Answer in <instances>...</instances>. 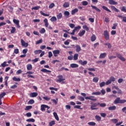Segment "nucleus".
<instances>
[{
  "mask_svg": "<svg viewBox=\"0 0 126 126\" xmlns=\"http://www.w3.org/2000/svg\"><path fill=\"white\" fill-rule=\"evenodd\" d=\"M43 22L45 24V27H46L47 28H48V29L50 30H53V28H52V27H51V26L49 27V23L48 22V19H45L43 20Z\"/></svg>",
  "mask_w": 126,
  "mask_h": 126,
  "instance_id": "nucleus-1",
  "label": "nucleus"
},
{
  "mask_svg": "<svg viewBox=\"0 0 126 126\" xmlns=\"http://www.w3.org/2000/svg\"><path fill=\"white\" fill-rule=\"evenodd\" d=\"M103 36L105 40H106V41H107V40H109V39H110V36L109 35V32H108V31H105L104 32Z\"/></svg>",
  "mask_w": 126,
  "mask_h": 126,
  "instance_id": "nucleus-2",
  "label": "nucleus"
},
{
  "mask_svg": "<svg viewBox=\"0 0 126 126\" xmlns=\"http://www.w3.org/2000/svg\"><path fill=\"white\" fill-rule=\"evenodd\" d=\"M21 43L22 47H24V48H27L28 47V43L26 42L24 40L21 39Z\"/></svg>",
  "mask_w": 126,
  "mask_h": 126,
  "instance_id": "nucleus-3",
  "label": "nucleus"
},
{
  "mask_svg": "<svg viewBox=\"0 0 126 126\" xmlns=\"http://www.w3.org/2000/svg\"><path fill=\"white\" fill-rule=\"evenodd\" d=\"M58 79L57 80V81L58 82H62V81H63L65 80V79L63 78V77L62 75L58 76Z\"/></svg>",
  "mask_w": 126,
  "mask_h": 126,
  "instance_id": "nucleus-4",
  "label": "nucleus"
},
{
  "mask_svg": "<svg viewBox=\"0 0 126 126\" xmlns=\"http://www.w3.org/2000/svg\"><path fill=\"white\" fill-rule=\"evenodd\" d=\"M13 22L17 26V28H20V25H19L20 21L19 20H16L14 19L13 20Z\"/></svg>",
  "mask_w": 126,
  "mask_h": 126,
  "instance_id": "nucleus-5",
  "label": "nucleus"
},
{
  "mask_svg": "<svg viewBox=\"0 0 126 126\" xmlns=\"http://www.w3.org/2000/svg\"><path fill=\"white\" fill-rule=\"evenodd\" d=\"M97 106H98V103H92V105L91 106V110H97V108H96V107H97Z\"/></svg>",
  "mask_w": 126,
  "mask_h": 126,
  "instance_id": "nucleus-6",
  "label": "nucleus"
},
{
  "mask_svg": "<svg viewBox=\"0 0 126 126\" xmlns=\"http://www.w3.org/2000/svg\"><path fill=\"white\" fill-rule=\"evenodd\" d=\"M60 53H61V51H60V50H56L53 51V54L54 55V56L55 57H58V55H60Z\"/></svg>",
  "mask_w": 126,
  "mask_h": 126,
  "instance_id": "nucleus-7",
  "label": "nucleus"
},
{
  "mask_svg": "<svg viewBox=\"0 0 126 126\" xmlns=\"http://www.w3.org/2000/svg\"><path fill=\"white\" fill-rule=\"evenodd\" d=\"M37 96H38V93L35 92L32 93L30 94V97H31L32 98L37 97Z\"/></svg>",
  "mask_w": 126,
  "mask_h": 126,
  "instance_id": "nucleus-8",
  "label": "nucleus"
},
{
  "mask_svg": "<svg viewBox=\"0 0 126 126\" xmlns=\"http://www.w3.org/2000/svg\"><path fill=\"white\" fill-rule=\"evenodd\" d=\"M117 58H119L121 61H122V62H125V61H126V59L122 57V55L121 54H117Z\"/></svg>",
  "mask_w": 126,
  "mask_h": 126,
  "instance_id": "nucleus-9",
  "label": "nucleus"
},
{
  "mask_svg": "<svg viewBox=\"0 0 126 126\" xmlns=\"http://www.w3.org/2000/svg\"><path fill=\"white\" fill-rule=\"evenodd\" d=\"M48 107V105H45V104H42L41 105V108L40 110L41 111H42V112H43V111H45L46 109V108H47Z\"/></svg>",
  "mask_w": 126,
  "mask_h": 126,
  "instance_id": "nucleus-10",
  "label": "nucleus"
},
{
  "mask_svg": "<svg viewBox=\"0 0 126 126\" xmlns=\"http://www.w3.org/2000/svg\"><path fill=\"white\" fill-rule=\"evenodd\" d=\"M79 63L82 65H85L87 63V61H84V62L82 60H80L78 61Z\"/></svg>",
  "mask_w": 126,
  "mask_h": 126,
  "instance_id": "nucleus-11",
  "label": "nucleus"
},
{
  "mask_svg": "<svg viewBox=\"0 0 126 126\" xmlns=\"http://www.w3.org/2000/svg\"><path fill=\"white\" fill-rule=\"evenodd\" d=\"M6 62H4L0 65V67H5V66H8V64Z\"/></svg>",
  "mask_w": 126,
  "mask_h": 126,
  "instance_id": "nucleus-12",
  "label": "nucleus"
},
{
  "mask_svg": "<svg viewBox=\"0 0 126 126\" xmlns=\"http://www.w3.org/2000/svg\"><path fill=\"white\" fill-rule=\"evenodd\" d=\"M85 30H82L80 31V32L78 33V35L80 37H82V36H83V35H84L85 34Z\"/></svg>",
  "mask_w": 126,
  "mask_h": 126,
  "instance_id": "nucleus-13",
  "label": "nucleus"
},
{
  "mask_svg": "<svg viewBox=\"0 0 126 126\" xmlns=\"http://www.w3.org/2000/svg\"><path fill=\"white\" fill-rule=\"evenodd\" d=\"M57 18L58 20H60V19H62V18H63V13H59L58 14H57Z\"/></svg>",
  "mask_w": 126,
  "mask_h": 126,
  "instance_id": "nucleus-14",
  "label": "nucleus"
},
{
  "mask_svg": "<svg viewBox=\"0 0 126 126\" xmlns=\"http://www.w3.org/2000/svg\"><path fill=\"white\" fill-rule=\"evenodd\" d=\"M70 66L72 67V68H75L76 67H78L79 65L76 63H72L70 64Z\"/></svg>",
  "mask_w": 126,
  "mask_h": 126,
  "instance_id": "nucleus-15",
  "label": "nucleus"
},
{
  "mask_svg": "<svg viewBox=\"0 0 126 126\" xmlns=\"http://www.w3.org/2000/svg\"><path fill=\"white\" fill-rule=\"evenodd\" d=\"M106 56L107 54L106 53H101L99 56V59H105Z\"/></svg>",
  "mask_w": 126,
  "mask_h": 126,
  "instance_id": "nucleus-16",
  "label": "nucleus"
},
{
  "mask_svg": "<svg viewBox=\"0 0 126 126\" xmlns=\"http://www.w3.org/2000/svg\"><path fill=\"white\" fill-rule=\"evenodd\" d=\"M54 117L56 119V121H60V118H59V116L58 115V114H57V112H54L53 113Z\"/></svg>",
  "mask_w": 126,
  "mask_h": 126,
  "instance_id": "nucleus-17",
  "label": "nucleus"
},
{
  "mask_svg": "<svg viewBox=\"0 0 126 126\" xmlns=\"http://www.w3.org/2000/svg\"><path fill=\"white\" fill-rule=\"evenodd\" d=\"M91 7H92V8H93V9H95V10H96V11H97L98 12H101V10H100V9L98 8L97 7L92 5Z\"/></svg>",
  "mask_w": 126,
  "mask_h": 126,
  "instance_id": "nucleus-18",
  "label": "nucleus"
},
{
  "mask_svg": "<svg viewBox=\"0 0 126 126\" xmlns=\"http://www.w3.org/2000/svg\"><path fill=\"white\" fill-rule=\"evenodd\" d=\"M77 12H78V9L75 8L71 11V14L72 15H74V14Z\"/></svg>",
  "mask_w": 126,
  "mask_h": 126,
  "instance_id": "nucleus-19",
  "label": "nucleus"
},
{
  "mask_svg": "<svg viewBox=\"0 0 126 126\" xmlns=\"http://www.w3.org/2000/svg\"><path fill=\"white\" fill-rule=\"evenodd\" d=\"M41 71H42V72L46 73H48V72H49V73L52 72V71L49 70H47V69H45V68H42V69H41Z\"/></svg>",
  "mask_w": 126,
  "mask_h": 126,
  "instance_id": "nucleus-20",
  "label": "nucleus"
},
{
  "mask_svg": "<svg viewBox=\"0 0 126 126\" xmlns=\"http://www.w3.org/2000/svg\"><path fill=\"white\" fill-rule=\"evenodd\" d=\"M117 109V107L116 106H112L108 107V110L109 111H115Z\"/></svg>",
  "mask_w": 126,
  "mask_h": 126,
  "instance_id": "nucleus-21",
  "label": "nucleus"
},
{
  "mask_svg": "<svg viewBox=\"0 0 126 126\" xmlns=\"http://www.w3.org/2000/svg\"><path fill=\"white\" fill-rule=\"evenodd\" d=\"M63 7H64V8H66L67 7H69V2H65L64 3V4H63Z\"/></svg>",
  "mask_w": 126,
  "mask_h": 126,
  "instance_id": "nucleus-22",
  "label": "nucleus"
},
{
  "mask_svg": "<svg viewBox=\"0 0 126 126\" xmlns=\"http://www.w3.org/2000/svg\"><path fill=\"white\" fill-rule=\"evenodd\" d=\"M27 68L28 70H31L33 67H32V64H28L27 65Z\"/></svg>",
  "mask_w": 126,
  "mask_h": 126,
  "instance_id": "nucleus-23",
  "label": "nucleus"
},
{
  "mask_svg": "<svg viewBox=\"0 0 126 126\" xmlns=\"http://www.w3.org/2000/svg\"><path fill=\"white\" fill-rule=\"evenodd\" d=\"M108 3H109V4L116 5L118 2L115 1L114 0H111V1H109Z\"/></svg>",
  "mask_w": 126,
  "mask_h": 126,
  "instance_id": "nucleus-24",
  "label": "nucleus"
},
{
  "mask_svg": "<svg viewBox=\"0 0 126 126\" xmlns=\"http://www.w3.org/2000/svg\"><path fill=\"white\" fill-rule=\"evenodd\" d=\"M50 20L52 22H56V21H57V17H56L55 16H53L50 19Z\"/></svg>",
  "mask_w": 126,
  "mask_h": 126,
  "instance_id": "nucleus-25",
  "label": "nucleus"
},
{
  "mask_svg": "<svg viewBox=\"0 0 126 126\" xmlns=\"http://www.w3.org/2000/svg\"><path fill=\"white\" fill-rule=\"evenodd\" d=\"M76 52H80L81 51V47L78 45L76 46Z\"/></svg>",
  "mask_w": 126,
  "mask_h": 126,
  "instance_id": "nucleus-26",
  "label": "nucleus"
},
{
  "mask_svg": "<svg viewBox=\"0 0 126 126\" xmlns=\"http://www.w3.org/2000/svg\"><path fill=\"white\" fill-rule=\"evenodd\" d=\"M15 31H16V29L14 27H12V29L10 30V32L12 34H14V33H15Z\"/></svg>",
  "mask_w": 126,
  "mask_h": 126,
  "instance_id": "nucleus-27",
  "label": "nucleus"
},
{
  "mask_svg": "<svg viewBox=\"0 0 126 126\" xmlns=\"http://www.w3.org/2000/svg\"><path fill=\"white\" fill-rule=\"evenodd\" d=\"M121 101L120 97L117 98L114 101V104H119Z\"/></svg>",
  "mask_w": 126,
  "mask_h": 126,
  "instance_id": "nucleus-28",
  "label": "nucleus"
},
{
  "mask_svg": "<svg viewBox=\"0 0 126 126\" xmlns=\"http://www.w3.org/2000/svg\"><path fill=\"white\" fill-rule=\"evenodd\" d=\"M91 41L92 42H94V41H95L96 39V35H95V34H93L92 37H91Z\"/></svg>",
  "mask_w": 126,
  "mask_h": 126,
  "instance_id": "nucleus-29",
  "label": "nucleus"
},
{
  "mask_svg": "<svg viewBox=\"0 0 126 126\" xmlns=\"http://www.w3.org/2000/svg\"><path fill=\"white\" fill-rule=\"evenodd\" d=\"M12 79L13 81H17V82L21 81V79L20 78H16V77H14Z\"/></svg>",
  "mask_w": 126,
  "mask_h": 126,
  "instance_id": "nucleus-30",
  "label": "nucleus"
},
{
  "mask_svg": "<svg viewBox=\"0 0 126 126\" xmlns=\"http://www.w3.org/2000/svg\"><path fill=\"white\" fill-rule=\"evenodd\" d=\"M111 122L113 123V124L117 125V124H118V122H119V120L117 119H113L111 120Z\"/></svg>",
  "mask_w": 126,
  "mask_h": 126,
  "instance_id": "nucleus-31",
  "label": "nucleus"
},
{
  "mask_svg": "<svg viewBox=\"0 0 126 126\" xmlns=\"http://www.w3.org/2000/svg\"><path fill=\"white\" fill-rule=\"evenodd\" d=\"M40 14H41V15H43V16H50L49 14H46V13L43 12V11H40Z\"/></svg>",
  "mask_w": 126,
  "mask_h": 126,
  "instance_id": "nucleus-32",
  "label": "nucleus"
},
{
  "mask_svg": "<svg viewBox=\"0 0 126 126\" xmlns=\"http://www.w3.org/2000/svg\"><path fill=\"white\" fill-rule=\"evenodd\" d=\"M40 53H42L41 50H35L34 51L35 55H39V54H40Z\"/></svg>",
  "mask_w": 126,
  "mask_h": 126,
  "instance_id": "nucleus-33",
  "label": "nucleus"
},
{
  "mask_svg": "<svg viewBox=\"0 0 126 126\" xmlns=\"http://www.w3.org/2000/svg\"><path fill=\"white\" fill-rule=\"evenodd\" d=\"M39 8H41V7L40 6H36L35 7H33L32 8V10H38V9H39Z\"/></svg>",
  "mask_w": 126,
  "mask_h": 126,
  "instance_id": "nucleus-34",
  "label": "nucleus"
},
{
  "mask_svg": "<svg viewBox=\"0 0 126 126\" xmlns=\"http://www.w3.org/2000/svg\"><path fill=\"white\" fill-rule=\"evenodd\" d=\"M64 16H65L66 17H69V12L67 11H65L64 12Z\"/></svg>",
  "mask_w": 126,
  "mask_h": 126,
  "instance_id": "nucleus-35",
  "label": "nucleus"
},
{
  "mask_svg": "<svg viewBox=\"0 0 126 126\" xmlns=\"http://www.w3.org/2000/svg\"><path fill=\"white\" fill-rule=\"evenodd\" d=\"M92 95H101V92H94L92 93Z\"/></svg>",
  "mask_w": 126,
  "mask_h": 126,
  "instance_id": "nucleus-36",
  "label": "nucleus"
},
{
  "mask_svg": "<svg viewBox=\"0 0 126 126\" xmlns=\"http://www.w3.org/2000/svg\"><path fill=\"white\" fill-rule=\"evenodd\" d=\"M74 61H77L78 60V54H75L73 57Z\"/></svg>",
  "mask_w": 126,
  "mask_h": 126,
  "instance_id": "nucleus-37",
  "label": "nucleus"
},
{
  "mask_svg": "<svg viewBox=\"0 0 126 126\" xmlns=\"http://www.w3.org/2000/svg\"><path fill=\"white\" fill-rule=\"evenodd\" d=\"M102 8H103V9H104V10H106V11H108V12H111V10H110V9H109V8H108V7H107L105 6H103Z\"/></svg>",
  "mask_w": 126,
  "mask_h": 126,
  "instance_id": "nucleus-38",
  "label": "nucleus"
},
{
  "mask_svg": "<svg viewBox=\"0 0 126 126\" xmlns=\"http://www.w3.org/2000/svg\"><path fill=\"white\" fill-rule=\"evenodd\" d=\"M27 122H29V123L32 122V123H34L35 122V120L33 118L31 119H29L26 120Z\"/></svg>",
  "mask_w": 126,
  "mask_h": 126,
  "instance_id": "nucleus-39",
  "label": "nucleus"
},
{
  "mask_svg": "<svg viewBox=\"0 0 126 126\" xmlns=\"http://www.w3.org/2000/svg\"><path fill=\"white\" fill-rule=\"evenodd\" d=\"M99 80V78H98V77H94V79H93V82H95V83H97V82H98Z\"/></svg>",
  "mask_w": 126,
  "mask_h": 126,
  "instance_id": "nucleus-40",
  "label": "nucleus"
},
{
  "mask_svg": "<svg viewBox=\"0 0 126 126\" xmlns=\"http://www.w3.org/2000/svg\"><path fill=\"white\" fill-rule=\"evenodd\" d=\"M5 95H6V94L5 93H2L0 94V99H2V98H3L4 96H5Z\"/></svg>",
  "mask_w": 126,
  "mask_h": 126,
  "instance_id": "nucleus-41",
  "label": "nucleus"
},
{
  "mask_svg": "<svg viewBox=\"0 0 126 126\" xmlns=\"http://www.w3.org/2000/svg\"><path fill=\"white\" fill-rule=\"evenodd\" d=\"M30 109H32V106H27L25 109V111H29Z\"/></svg>",
  "mask_w": 126,
  "mask_h": 126,
  "instance_id": "nucleus-42",
  "label": "nucleus"
},
{
  "mask_svg": "<svg viewBox=\"0 0 126 126\" xmlns=\"http://www.w3.org/2000/svg\"><path fill=\"white\" fill-rule=\"evenodd\" d=\"M104 46H107L108 49H111V48H112V45H111V44L109 43H104Z\"/></svg>",
  "mask_w": 126,
  "mask_h": 126,
  "instance_id": "nucleus-43",
  "label": "nucleus"
},
{
  "mask_svg": "<svg viewBox=\"0 0 126 126\" xmlns=\"http://www.w3.org/2000/svg\"><path fill=\"white\" fill-rule=\"evenodd\" d=\"M43 99L46 101H50V100H51V97H49L48 96H43Z\"/></svg>",
  "mask_w": 126,
  "mask_h": 126,
  "instance_id": "nucleus-44",
  "label": "nucleus"
},
{
  "mask_svg": "<svg viewBox=\"0 0 126 126\" xmlns=\"http://www.w3.org/2000/svg\"><path fill=\"white\" fill-rule=\"evenodd\" d=\"M39 32L41 34H44V33L46 32V30H45L44 28H42Z\"/></svg>",
  "mask_w": 126,
  "mask_h": 126,
  "instance_id": "nucleus-45",
  "label": "nucleus"
},
{
  "mask_svg": "<svg viewBox=\"0 0 126 126\" xmlns=\"http://www.w3.org/2000/svg\"><path fill=\"white\" fill-rule=\"evenodd\" d=\"M98 106H100V107H106V103H98Z\"/></svg>",
  "mask_w": 126,
  "mask_h": 126,
  "instance_id": "nucleus-46",
  "label": "nucleus"
},
{
  "mask_svg": "<svg viewBox=\"0 0 126 126\" xmlns=\"http://www.w3.org/2000/svg\"><path fill=\"white\" fill-rule=\"evenodd\" d=\"M83 29H84L85 30H86V31H88L89 30V28H88L87 27V26L86 25H84L83 26Z\"/></svg>",
  "mask_w": 126,
  "mask_h": 126,
  "instance_id": "nucleus-47",
  "label": "nucleus"
},
{
  "mask_svg": "<svg viewBox=\"0 0 126 126\" xmlns=\"http://www.w3.org/2000/svg\"><path fill=\"white\" fill-rule=\"evenodd\" d=\"M69 43H70V40L68 39V40H66L64 42V45H69Z\"/></svg>",
  "mask_w": 126,
  "mask_h": 126,
  "instance_id": "nucleus-48",
  "label": "nucleus"
},
{
  "mask_svg": "<svg viewBox=\"0 0 126 126\" xmlns=\"http://www.w3.org/2000/svg\"><path fill=\"white\" fill-rule=\"evenodd\" d=\"M58 100H59L58 98H56V99H51V101H52L53 103H54L56 105H57V104H58V101H58Z\"/></svg>",
  "mask_w": 126,
  "mask_h": 126,
  "instance_id": "nucleus-49",
  "label": "nucleus"
},
{
  "mask_svg": "<svg viewBox=\"0 0 126 126\" xmlns=\"http://www.w3.org/2000/svg\"><path fill=\"white\" fill-rule=\"evenodd\" d=\"M82 5H84V6L88 5V2H87V1H83L82 2Z\"/></svg>",
  "mask_w": 126,
  "mask_h": 126,
  "instance_id": "nucleus-50",
  "label": "nucleus"
},
{
  "mask_svg": "<svg viewBox=\"0 0 126 126\" xmlns=\"http://www.w3.org/2000/svg\"><path fill=\"white\" fill-rule=\"evenodd\" d=\"M118 26V23H116L113 24V26L112 27V29L115 30Z\"/></svg>",
  "mask_w": 126,
  "mask_h": 126,
  "instance_id": "nucleus-51",
  "label": "nucleus"
},
{
  "mask_svg": "<svg viewBox=\"0 0 126 126\" xmlns=\"http://www.w3.org/2000/svg\"><path fill=\"white\" fill-rule=\"evenodd\" d=\"M80 105H75L74 106V109H80V110H83V108H80Z\"/></svg>",
  "mask_w": 126,
  "mask_h": 126,
  "instance_id": "nucleus-52",
  "label": "nucleus"
},
{
  "mask_svg": "<svg viewBox=\"0 0 126 126\" xmlns=\"http://www.w3.org/2000/svg\"><path fill=\"white\" fill-rule=\"evenodd\" d=\"M121 11H123V12L126 13V6H122L121 8Z\"/></svg>",
  "mask_w": 126,
  "mask_h": 126,
  "instance_id": "nucleus-53",
  "label": "nucleus"
},
{
  "mask_svg": "<svg viewBox=\"0 0 126 126\" xmlns=\"http://www.w3.org/2000/svg\"><path fill=\"white\" fill-rule=\"evenodd\" d=\"M55 124H56L55 121H52L49 123V126H53Z\"/></svg>",
  "mask_w": 126,
  "mask_h": 126,
  "instance_id": "nucleus-54",
  "label": "nucleus"
},
{
  "mask_svg": "<svg viewBox=\"0 0 126 126\" xmlns=\"http://www.w3.org/2000/svg\"><path fill=\"white\" fill-rule=\"evenodd\" d=\"M88 125H89V126H95L96 123H95V122H89Z\"/></svg>",
  "mask_w": 126,
  "mask_h": 126,
  "instance_id": "nucleus-55",
  "label": "nucleus"
},
{
  "mask_svg": "<svg viewBox=\"0 0 126 126\" xmlns=\"http://www.w3.org/2000/svg\"><path fill=\"white\" fill-rule=\"evenodd\" d=\"M19 49L17 48L14 50V54H16V55H17V54H19Z\"/></svg>",
  "mask_w": 126,
  "mask_h": 126,
  "instance_id": "nucleus-56",
  "label": "nucleus"
},
{
  "mask_svg": "<svg viewBox=\"0 0 126 126\" xmlns=\"http://www.w3.org/2000/svg\"><path fill=\"white\" fill-rule=\"evenodd\" d=\"M105 84H106V83L105 82H102L99 84L100 87H103L105 86Z\"/></svg>",
  "mask_w": 126,
  "mask_h": 126,
  "instance_id": "nucleus-57",
  "label": "nucleus"
},
{
  "mask_svg": "<svg viewBox=\"0 0 126 126\" xmlns=\"http://www.w3.org/2000/svg\"><path fill=\"white\" fill-rule=\"evenodd\" d=\"M109 79L110 80V81H111V82H114L116 80V79L115 78V77H114L113 76L110 77Z\"/></svg>",
  "mask_w": 126,
  "mask_h": 126,
  "instance_id": "nucleus-58",
  "label": "nucleus"
},
{
  "mask_svg": "<svg viewBox=\"0 0 126 126\" xmlns=\"http://www.w3.org/2000/svg\"><path fill=\"white\" fill-rule=\"evenodd\" d=\"M105 22H106V23H108L110 22V19L108 17H105L104 19Z\"/></svg>",
  "mask_w": 126,
  "mask_h": 126,
  "instance_id": "nucleus-59",
  "label": "nucleus"
},
{
  "mask_svg": "<svg viewBox=\"0 0 126 126\" xmlns=\"http://www.w3.org/2000/svg\"><path fill=\"white\" fill-rule=\"evenodd\" d=\"M54 6H55V3H52L49 5V8L52 9L53 7H54Z\"/></svg>",
  "mask_w": 126,
  "mask_h": 126,
  "instance_id": "nucleus-60",
  "label": "nucleus"
},
{
  "mask_svg": "<svg viewBox=\"0 0 126 126\" xmlns=\"http://www.w3.org/2000/svg\"><path fill=\"white\" fill-rule=\"evenodd\" d=\"M124 103H126V99H120V104H124Z\"/></svg>",
  "mask_w": 126,
  "mask_h": 126,
  "instance_id": "nucleus-61",
  "label": "nucleus"
},
{
  "mask_svg": "<svg viewBox=\"0 0 126 126\" xmlns=\"http://www.w3.org/2000/svg\"><path fill=\"white\" fill-rule=\"evenodd\" d=\"M51 57H53V53L50 51L48 52V58H51Z\"/></svg>",
  "mask_w": 126,
  "mask_h": 126,
  "instance_id": "nucleus-62",
  "label": "nucleus"
},
{
  "mask_svg": "<svg viewBox=\"0 0 126 126\" xmlns=\"http://www.w3.org/2000/svg\"><path fill=\"white\" fill-rule=\"evenodd\" d=\"M96 121H101V117L98 116H95V117Z\"/></svg>",
  "mask_w": 126,
  "mask_h": 126,
  "instance_id": "nucleus-63",
  "label": "nucleus"
},
{
  "mask_svg": "<svg viewBox=\"0 0 126 126\" xmlns=\"http://www.w3.org/2000/svg\"><path fill=\"white\" fill-rule=\"evenodd\" d=\"M90 100H92V101H96V99L94 98V96H90Z\"/></svg>",
  "mask_w": 126,
  "mask_h": 126,
  "instance_id": "nucleus-64",
  "label": "nucleus"
}]
</instances>
